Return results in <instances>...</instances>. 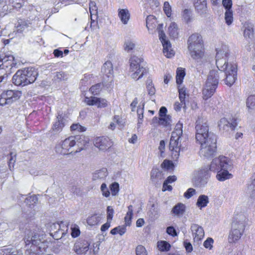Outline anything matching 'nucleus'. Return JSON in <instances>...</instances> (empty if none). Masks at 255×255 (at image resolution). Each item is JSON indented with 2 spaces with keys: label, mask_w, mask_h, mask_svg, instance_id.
<instances>
[{
  "label": "nucleus",
  "mask_w": 255,
  "mask_h": 255,
  "mask_svg": "<svg viewBox=\"0 0 255 255\" xmlns=\"http://www.w3.org/2000/svg\"><path fill=\"white\" fill-rule=\"evenodd\" d=\"M23 75L21 70H18L12 77V82L17 86H24L27 85V82Z\"/></svg>",
  "instance_id": "nucleus-22"
},
{
  "label": "nucleus",
  "mask_w": 255,
  "mask_h": 255,
  "mask_svg": "<svg viewBox=\"0 0 255 255\" xmlns=\"http://www.w3.org/2000/svg\"><path fill=\"white\" fill-rule=\"evenodd\" d=\"M232 168L231 161L224 156L213 159L210 165V170L214 172L217 171L216 178L222 182L233 178V175L229 173Z\"/></svg>",
  "instance_id": "nucleus-2"
},
{
  "label": "nucleus",
  "mask_w": 255,
  "mask_h": 255,
  "mask_svg": "<svg viewBox=\"0 0 255 255\" xmlns=\"http://www.w3.org/2000/svg\"><path fill=\"white\" fill-rule=\"evenodd\" d=\"M110 190L113 196L116 195L119 191V184L117 182H114L110 185Z\"/></svg>",
  "instance_id": "nucleus-45"
},
{
  "label": "nucleus",
  "mask_w": 255,
  "mask_h": 255,
  "mask_svg": "<svg viewBox=\"0 0 255 255\" xmlns=\"http://www.w3.org/2000/svg\"><path fill=\"white\" fill-rule=\"evenodd\" d=\"M178 92L180 102L182 103V105H184L183 108H184L185 106V98L187 95L186 89L184 88H179Z\"/></svg>",
  "instance_id": "nucleus-39"
},
{
  "label": "nucleus",
  "mask_w": 255,
  "mask_h": 255,
  "mask_svg": "<svg viewBox=\"0 0 255 255\" xmlns=\"http://www.w3.org/2000/svg\"><path fill=\"white\" fill-rule=\"evenodd\" d=\"M101 86L100 84H96L90 88V91L93 95H98L101 90Z\"/></svg>",
  "instance_id": "nucleus-50"
},
{
  "label": "nucleus",
  "mask_w": 255,
  "mask_h": 255,
  "mask_svg": "<svg viewBox=\"0 0 255 255\" xmlns=\"http://www.w3.org/2000/svg\"><path fill=\"white\" fill-rule=\"evenodd\" d=\"M54 78L55 80L57 81L64 80L67 78V75L65 74L64 72L62 71L56 72V75Z\"/></svg>",
  "instance_id": "nucleus-49"
},
{
  "label": "nucleus",
  "mask_w": 255,
  "mask_h": 255,
  "mask_svg": "<svg viewBox=\"0 0 255 255\" xmlns=\"http://www.w3.org/2000/svg\"><path fill=\"white\" fill-rule=\"evenodd\" d=\"M118 16L124 24H127L130 18V13L127 8L119 9Z\"/></svg>",
  "instance_id": "nucleus-28"
},
{
  "label": "nucleus",
  "mask_w": 255,
  "mask_h": 255,
  "mask_svg": "<svg viewBox=\"0 0 255 255\" xmlns=\"http://www.w3.org/2000/svg\"><path fill=\"white\" fill-rule=\"evenodd\" d=\"M146 88L148 92V94L150 95H153L155 92V89L151 80L147 79L146 81Z\"/></svg>",
  "instance_id": "nucleus-41"
},
{
  "label": "nucleus",
  "mask_w": 255,
  "mask_h": 255,
  "mask_svg": "<svg viewBox=\"0 0 255 255\" xmlns=\"http://www.w3.org/2000/svg\"><path fill=\"white\" fill-rule=\"evenodd\" d=\"M66 120L63 114L59 112L57 113L56 121L54 123L50 132L53 134H56L60 132L66 124Z\"/></svg>",
  "instance_id": "nucleus-15"
},
{
  "label": "nucleus",
  "mask_w": 255,
  "mask_h": 255,
  "mask_svg": "<svg viewBox=\"0 0 255 255\" xmlns=\"http://www.w3.org/2000/svg\"><path fill=\"white\" fill-rule=\"evenodd\" d=\"M185 211V206L184 204L179 203L175 205L172 210L171 213L178 217L182 216Z\"/></svg>",
  "instance_id": "nucleus-30"
},
{
  "label": "nucleus",
  "mask_w": 255,
  "mask_h": 255,
  "mask_svg": "<svg viewBox=\"0 0 255 255\" xmlns=\"http://www.w3.org/2000/svg\"><path fill=\"white\" fill-rule=\"evenodd\" d=\"M185 75V72L184 69L178 68L176 71V83L178 85L181 84Z\"/></svg>",
  "instance_id": "nucleus-34"
},
{
  "label": "nucleus",
  "mask_w": 255,
  "mask_h": 255,
  "mask_svg": "<svg viewBox=\"0 0 255 255\" xmlns=\"http://www.w3.org/2000/svg\"><path fill=\"white\" fill-rule=\"evenodd\" d=\"M209 202V198L207 195H201L197 199L196 206L201 209L206 207Z\"/></svg>",
  "instance_id": "nucleus-32"
},
{
  "label": "nucleus",
  "mask_w": 255,
  "mask_h": 255,
  "mask_svg": "<svg viewBox=\"0 0 255 255\" xmlns=\"http://www.w3.org/2000/svg\"><path fill=\"white\" fill-rule=\"evenodd\" d=\"M75 139V137L72 136L64 139L61 143L56 146V152L58 154L63 155L72 153L73 151L71 150L70 151V150L76 144Z\"/></svg>",
  "instance_id": "nucleus-9"
},
{
  "label": "nucleus",
  "mask_w": 255,
  "mask_h": 255,
  "mask_svg": "<svg viewBox=\"0 0 255 255\" xmlns=\"http://www.w3.org/2000/svg\"><path fill=\"white\" fill-rule=\"evenodd\" d=\"M245 228V225L243 221L233 222L229 236V242H235L239 240L244 232Z\"/></svg>",
  "instance_id": "nucleus-8"
},
{
  "label": "nucleus",
  "mask_w": 255,
  "mask_h": 255,
  "mask_svg": "<svg viewBox=\"0 0 255 255\" xmlns=\"http://www.w3.org/2000/svg\"><path fill=\"white\" fill-rule=\"evenodd\" d=\"M183 124L179 122L175 126L174 130L172 131L169 142V149L172 152L173 159H178L181 151H183L186 147L185 139L183 135Z\"/></svg>",
  "instance_id": "nucleus-3"
},
{
  "label": "nucleus",
  "mask_w": 255,
  "mask_h": 255,
  "mask_svg": "<svg viewBox=\"0 0 255 255\" xmlns=\"http://www.w3.org/2000/svg\"><path fill=\"white\" fill-rule=\"evenodd\" d=\"M101 72L105 79L107 78L109 79V80H112L114 71L113 64L111 61H108L103 64L101 68Z\"/></svg>",
  "instance_id": "nucleus-20"
},
{
  "label": "nucleus",
  "mask_w": 255,
  "mask_h": 255,
  "mask_svg": "<svg viewBox=\"0 0 255 255\" xmlns=\"http://www.w3.org/2000/svg\"><path fill=\"white\" fill-rule=\"evenodd\" d=\"M130 72H132L131 77L132 79L138 80L146 73L147 70L143 65V59L136 56H133L129 60Z\"/></svg>",
  "instance_id": "nucleus-6"
},
{
  "label": "nucleus",
  "mask_w": 255,
  "mask_h": 255,
  "mask_svg": "<svg viewBox=\"0 0 255 255\" xmlns=\"http://www.w3.org/2000/svg\"><path fill=\"white\" fill-rule=\"evenodd\" d=\"M211 135L208 139L198 142L200 144V156L207 158L212 157L216 152L217 135L212 134Z\"/></svg>",
  "instance_id": "nucleus-5"
},
{
  "label": "nucleus",
  "mask_w": 255,
  "mask_h": 255,
  "mask_svg": "<svg viewBox=\"0 0 255 255\" xmlns=\"http://www.w3.org/2000/svg\"><path fill=\"white\" fill-rule=\"evenodd\" d=\"M238 125L237 119L234 117L229 118V119L222 118L219 123L218 127L221 131H228L229 129L233 130Z\"/></svg>",
  "instance_id": "nucleus-12"
},
{
  "label": "nucleus",
  "mask_w": 255,
  "mask_h": 255,
  "mask_svg": "<svg viewBox=\"0 0 255 255\" xmlns=\"http://www.w3.org/2000/svg\"><path fill=\"white\" fill-rule=\"evenodd\" d=\"M182 16L184 21H185L186 23H188L191 20V11L188 9H185L183 11Z\"/></svg>",
  "instance_id": "nucleus-47"
},
{
  "label": "nucleus",
  "mask_w": 255,
  "mask_h": 255,
  "mask_svg": "<svg viewBox=\"0 0 255 255\" xmlns=\"http://www.w3.org/2000/svg\"><path fill=\"white\" fill-rule=\"evenodd\" d=\"M225 19L226 22L228 25H230L232 23L233 20L232 10H226L225 13Z\"/></svg>",
  "instance_id": "nucleus-44"
},
{
  "label": "nucleus",
  "mask_w": 255,
  "mask_h": 255,
  "mask_svg": "<svg viewBox=\"0 0 255 255\" xmlns=\"http://www.w3.org/2000/svg\"><path fill=\"white\" fill-rule=\"evenodd\" d=\"M194 242L201 241L204 237L203 228L196 224H192L190 227Z\"/></svg>",
  "instance_id": "nucleus-18"
},
{
  "label": "nucleus",
  "mask_w": 255,
  "mask_h": 255,
  "mask_svg": "<svg viewBox=\"0 0 255 255\" xmlns=\"http://www.w3.org/2000/svg\"><path fill=\"white\" fill-rule=\"evenodd\" d=\"M25 246L28 249L29 246L31 244L32 246H38L41 243L39 234L37 232L36 230L30 231L24 238Z\"/></svg>",
  "instance_id": "nucleus-14"
},
{
  "label": "nucleus",
  "mask_w": 255,
  "mask_h": 255,
  "mask_svg": "<svg viewBox=\"0 0 255 255\" xmlns=\"http://www.w3.org/2000/svg\"><path fill=\"white\" fill-rule=\"evenodd\" d=\"M85 102L90 106L96 105L98 108L106 107L108 105L107 101L104 99H101L96 97H86Z\"/></svg>",
  "instance_id": "nucleus-19"
},
{
  "label": "nucleus",
  "mask_w": 255,
  "mask_h": 255,
  "mask_svg": "<svg viewBox=\"0 0 255 255\" xmlns=\"http://www.w3.org/2000/svg\"><path fill=\"white\" fill-rule=\"evenodd\" d=\"M91 242L82 238L78 239L75 242L73 251L78 255H86L90 249Z\"/></svg>",
  "instance_id": "nucleus-11"
},
{
  "label": "nucleus",
  "mask_w": 255,
  "mask_h": 255,
  "mask_svg": "<svg viewBox=\"0 0 255 255\" xmlns=\"http://www.w3.org/2000/svg\"><path fill=\"white\" fill-rule=\"evenodd\" d=\"M210 173L207 168L201 169L198 173V175L193 180L194 185L197 187L205 186L207 183L210 177Z\"/></svg>",
  "instance_id": "nucleus-13"
},
{
  "label": "nucleus",
  "mask_w": 255,
  "mask_h": 255,
  "mask_svg": "<svg viewBox=\"0 0 255 255\" xmlns=\"http://www.w3.org/2000/svg\"><path fill=\"white\" fill-rule=\"evenodd\" d=\"M222 4L226 10H232L233 5L232 0H222Z\"/></svg>",
  "instance_id": "nucleus-53"
},
{
  "label": "nucleus",
  "mask_w": 255,
  "mask_h": 255,
  "mask_svg": "<svg viewBox=\"0 0 255 255\" xmlns=\"http://www.w3.org/2000/svg\"><path fill=\"white\" fill-rule=\"evenodd\" d=\"M216 54V64L217 70L209 72L205 85L203 90V99L207 100L215 93L218 86L219 79H223L224 83L231 87L237 79V66L236 63H228L227 57L228 56V49L224 46Z\"/></svg>",
  "instance_id": "nucleus-1"
},
{
  "label": "nucleus",
  "mask_w": 255,
  "mask_h": 255,
  "mask_svg": "<svg viewBox=\"0 0 255 255\" xmlns=\"http://www.w3.org/2000/svg\"><path fill=\"white\" fill-rule=\"evenodd\" d=\"M89 9L91 14H97L98 8L94 1H90L89 3Z\"/></svg>",
  "instance_id": "nucleus-54"
},
{
  "label": "nucleus",
  "mask_w": 255,
  "mask_h": 255,
  "mask_svg": "<svg viewBox=\"0 0 255 255\" xmlns=\"http://www.w3.org/2000/svg\"><path fill=\"white\" fill-rule=\"evenodd\" d=\"M162 27V24H159L157 26V29L159 31V39L163 46V52L167 58H171L174 55V51L171 48L170 42L166 39L165 33L163 31L160 30V28Z\"/></svg>",
  "instance_id": "nucleus-10"
},
{
  "label": "nucleus",
  "mask_w": 255,
  "mask_h": 255,
  "mask_svg": "<svg viewBox=\"0 0 255 255\" xmlns=\"http://www.w3.org/2000/svg\"><path fill=\"white\" fill-rule=\"evenodd\" d=\"M71 129L72 130H77L78 131H84L86 130L85 127H82L79 124H73L71 126Z\"/></svg>",
  "instance_id": "nucleus-57"
},
{
  "label": "nucleus",
  "mask_w": 255,
  "mask_h": 255,
  "mask_svg": "<svg viewBox=\"0 0 255 255\" xmlns=\"http://www.w3.org/2000/svg\"><path fill=\"white\" fill-rule=\"evenodd\" d=\"M135 47V44L130 40H127L124 44V49L127 52H132Z\"/></svg>",
  "instance_id": "nucleus-42"
},
{
  "label": "nucleus",
  "mask_w": 255,
  "mask_h": 255,
  "mask_svg": "<svg viewBox=\"0 0 255 255\" xmlns=\"http://www.w3.org/2000/svg\"><path fill=\"white\" fill-rule=\"evenodd\" d=\"M157 247L159 250L161 251H167L169 250L170 245L166 241H161L158 242Z\"/></svg>",
  "instance_id": "nucleus-43"
},
{
  "label": "nucleus",
  "mask_w": 255,
  "mask_h": 255,
  "mask_svg": "<svg viewBox=\"0 0 255 255\" xmlns=\"http://www.w3.org/2000/svg\"><path fill=\"white\" fill-rule=\"evenodd\" d=\"M38 201V198L37 196L35 195H33L29 197H27L24 201V203L27 207L29 208H33L35 205L37 203Z\"/></svg>",
  "instance_id": "nucleus-33"
},
{
  "label": "nucleus",
  "mask_w": 255,
  "mask_h": 255,
  "mask_svg": "<svg viewBox=\"0 0 255 255\" xmlns=\"http://www.w3.org/2000/svg\"><path fill=\"white\" fill-rule=\"evenodd\" d=\"M196 139L197 141H203L208 139L211 134H215L212 132H209V127L206 119L199 117L196 121Z\"/></svg>",
  "instance_id": "nucleus-7"
},
{
  "label": "nucleus",
  "mask_w": 255,
  "mask_h": 255,
  "mask_svg": "<svg viewBox=\"0 0 255 255\" xmlns=\"http://www.w3.org/2000/svg\"><path fill=\"white\" fill-rule=\"evenodd\" d=\"M157 22L156 17L153 15H148L146 19V26L149 32H151L157 26Z\"/></svg>",
  "instance_id": "nucleus-29"
},
{
  "label": "nucleus",
  "mask_w": 255,
  "mask_h": 255,
  "mask_svg": "<svg viewBox=\"0 0 255 255\" xmlns=\"http://www.w3.org/2000/svg\"><path fill=\"white\" fill-rule=\"evenodd\" d=\"M126 232V227L125 225L123 226H119L117 227L114 229H113L111 231V234L112 235H116L117 234H119L121 236L123 235Z\"/></svg>",
  "instance_id": "nucleus-37"
},
{
  "label": "nucleus",
  "mask_w": 255,
  "mask_h": 255,
  "mask_svg": "<svg viewBox=\"0 0 255 255\" xmlns=\"http://www.w3.org/2000/svg\"><path fill=\"white\" fill-rule=\"evenodd\" d=\"M253 35V28H246L244 30V36L246 37L251 38Z\"/></svg>",
  "instance_id": "nucleus-62"
},
{
  "label": "nucleus",
  "mask_w": 255,
  "mask_h": 255,
  "mask_svg": "<svg viewBox=\"0 0 255 255\" xmlns=\"http://www.w3.org/2000/svg\"><path fill=\"white\" fill-rule=\"evenodd\" d=\"M164 178V174L157 168H153L151 171L150 179L154 184H159Z\"/></svg>",
  "instance_id": "nucleus-25"
},
{
  "label": "nucleus",
  "mask_w": 255,
  "mask_h": 255,
  "mask_svg": "<svg viewBox=\"0 0 255 255\" xmlns=\"http://www.w3.org/2000/svg\"><path fill=\"white\" fill-rule=\"evenodd\" d=\"M108 174L107 168H102L99 170H96L93 173L92 180L93 181L103 180L107 176Z\"/></svg>",
  "instance_id": "nucleus-26"
},
{
  "label": "nucleus",
  "mask_w": 255,
  "mask_h": 255,
  "mask_svg": "<svg viewBox=\"0 0 255 255\" xmlns=\"http://www.w3.org/2000/svg\"><path fill=\"white\" fill-rule=\"evenodd\" d=\"M102 195L105 197H109L110 195V192L107 184L105 183H102L100 187Z\"/></svg>",
  "instance_id": "nucleus-46"
},
{
  "label": "nucleus",
  "mask_w": 255,
  "mask_h": 255,
  "mask_svg": "<svg viewBox=\"0 0 255 255\" xmlns=\"http://www.w3.org/2000/svg\"><path fill=\"white\" fill-rule=\"evenodd\" d=\"M75 137L76 144L78 148L74 152L81 151L84 149V147L89 143V139L83 135L74 136Z\"/></svg>",
  "instance_id": "nucleus-23"
},
{
  "label": "nucleus",
  "mask_w": 255,
  "mask_h": 255,
  "mask_svg": "<svg viewBox=\"0 0 255 255\" xmlns=\"http://www.w3.org/2000/svg\"><path fill=\"white\" fill-rule=\"evenodd\" d=\"M163 10L167 16L170 17L171 14V7L168 2H164Z\"/></svg>",
  "instance_id": "nucleus-51"
},
{
  "label": "nucleus",
  "mask_w": 255,
  "mask_h": 255,
  "mask_svg": "<svg viewBox=\"0 0 255 255\" xmlns=\"http://www.w3.org/2000/svg\"><path fill=\"white\" fill-rule=\"evenodd\" d=\"M247 107L251 110L255 109V96L251 95L247 100Z\"/></svg>",
  "instance_id": "nucleus-40"
},
{
  "label": "nucleus",
  "mask_w": 255,
  "mask_h": 255,
  "mask_svg": "<svg viewBox=\"0 0 255 255\" xmlns=\"http://www.w3.org/2000/svg\"><path fill=\"white\" fill-rule=\"evenodd\" d=\"M114 211L112 207L108 206L107 208V220L111 221L114 215Z\"/></svg>",
  "instance_id": "nucleus-55"
},
{
  "label": "nucleus",
  "mask_w": 255,
  "mask_h": 255,
  "mask_svg": "<svg viewBox=\"0 0 255 255\" xmlns=\"http://www.w3.org/2000/svg\"><path fill=\"white\" fill-rule=\"evenodd\" d=\"M27 84L33 83L36 79L38 73L37 70L34 67H28L21 70Z\"/></svg>",
  "instance_id": "nucleus-16"
},
{
  "label": "nucleus",
  "mask_w": 255,
  "mask_h": 255,
  "mask_svg": "<svg viewBox=\"0 0 255 255\" xmlns=\"http://www.w3.org/2000/svg\"><path fill=\"white\" fill-rule=\"evenodd\" d=\"M101 220V217L97 215H92L87 219V224L90 226H95L98 224Z\"/></svg>",
  "instance_id": "nucleus-36"
},
{
  "label": "nucleus",
  "mask_w": 255,
  "mask_h": 255,
  "mask_svg": "<svg viewBox=\"0 0 255 255\" xmlns=\"http://www.w3.org/2000/svg\"><path fill=\"white\" fill-rule=\"evenodd\" d=\"M188 48L191 57L199 60L204 55L203 41L201 35L194 33L189 36L187 41Z\"/></svg>",
  "instance_id": "nucleus-4"
},
{
  "label": "nucleus",
  "mask_w": 255,
  "mask_h": 255,
  "mask_svg": "<svg viewBox=\"0 0 255 255\" xmlns=\"http://www.w3.org/2000/svg\"><path fill=\"white\" fill-rule=\"evenodd\" d=\"M16 160V154L13 152L10 153V158L8 161V166L9 168H11V166H13V164L15 162Z\"/></svg>",
  "instance_id": "nucleus-61"
},
{
  "label": "nucleus",
  "mask_w": 255,
  "mask_h": 255,
  "mask_svg": "<svg viewBox=\"0 0 255 255\" xmlns=\"http://www.w3.org/2000/svg\"><path fill=\"white\" fill-rule=\"evenodd\" d=\"M31 26V22L29 20L19 19L16 25L17 31L22 32L28 30Z\"/></svg>",
  "instance_id": "nucleus-27"
},
{
  "label": "nucleus",
  "mask_w": 255,
  "mask_h": 255,
  "mask_svg": "<svg viewBox=\"0 0 255 255\" xmlns=\"http://www.w3.org/2000/svg\"><path fill=\"white\" fill-rule=\"evenodd\" d=\"M160 125L163 126V127L170 126L172 122L171 117L169 115L160 117Z\"/></svg>",
  "instance_id": "nucleus-38"
},
{
  "label": "nucleus",
  "mask_w": 255,
  "mask_h": 255,
  "mask_svg": "<svg viewBox=\"0 0 255 255\" xmlns=\"http://www.w3.org/2000/svg\"><path fill=\"white\" fill-rule=\"evenodd\" d=\"M70 191L74 195H79L81 193V190L80 188L75 186H73L71 187L70 188Z\"/></svg>",
  "instance_id": "nucleus-63"
},
{
  "label": "nucleus",
  "mask_w": 255,
  "mask_h": 255,
  "mask_svg": "<svg viewBox=\"0 0 255 255\" xmlns=\"http://www.w3.org/2000/svg\"><path fill=\"white\" fill-rule=\"evenodd\" d=\"M248 188L251 191V196L255 198V179L252 181Z\"/></svg>",
  "instance_id": "nucleus-58"
},
{
  "label": "nucleus",
  "mask_w": 255,
  "mask_h": 255,
  "mask_svg": "<svg viewBox=\"0 0 255 255\" xmlns=\"http://www.w3.org/2000/svg\"><path fill=\"white\" fill-rule=\"evenodd\" d=\"M71 230H72V231H71V234L73 238H76L78 236H79V235L80 234V230L79 229V228L74 227V228H72L71 229Z\"/></svg>",
  "instance_id": "nucleus-64"
},
{
  "label": "nucleus",
  "mask_w": 255,
  "mask_h": 255,
  "mask_svg": "<svg viewBox=\"0 0 255 255\" xmlns=\"http://www.w3.org/2000/svg\"><path fill=\"white\" fill-rule=\"evenodd\" d=\"M214 242L213 240L211 238H208L203 244L204 247L206 249H211L212 245Z\"/></svg>",
  "instance_id": "nucleus-59"
},
{
  "label": "nucleus",
  "mask_w": 255,
  "mask_h": 255,
  "mask_svg": "<svg viewBox=\"0 0 255 255\" xmlns=\"http://www.w3.org/2000/svg\"><path fill=\"white\" fill-rule=\"evenodd\" d=\"M173 166L172 162L168 160H164L161 164V167L167 170L172 169Z\"/></svg>",
  "instance_id": "nucleus-52"
},
{
  "label": "nucleus",
  "mask_w": 255,
  "mask_h": 255,
  "mask_svg": "<svg viewBox=\"0 0 255 255\" xmlns=\"http://www.w3.org/2000/svg\"><path fill=\"white\" fill-rule=\"evenodd\" d=\"M166 233L172 237H175L177 236V233L173 226H169L166 228Z\"/></svg>",
  "instance_id": "nucleus-60"
},
{
  "label": "nucleus",
  "mask_w": 255,
  "mask_h": 255,
  "mask_svg": "<svg viewBox=\"0 0 255 255\" xmlns=\"http://www.w3.org/2000/svg\"><path fill=\"white\" fill-rule=\"evenodd\" d=\"M168 33L173 38H176L179 35V30L177 24L174 22H171L168 28Z\"/></svg>",
  "instance_id": "nucleus-31"
},
{
  "label": "nucleus",
  "mask_w": 255,
  "mask_h": 255,
  "mask_svg": "<svg viewBox=\"0 0 255 255\" xmlns=\"http://www.w3.org/2000/svg\"><path fill=\"white\" fill-rule=\"evenodd\" d=\"M136 255H147L145 248L142 245H138L135 249Z\"/></svg>",
  "instance_id": "nucleus-48"
},
{
  "label": "nucleus",
  "mask_w": 255,
  "mask_h": 255,
  "mask_svg": "<svg viewBox=\"0 0 255 255\" xmlns=\"http://www.w3.org/2000/svg\"><path fill=\"white\" fill-rule=\"evenodd\" d=\"M94 144L96 147L101 150H107L112 145L110 139L104 137H96L94 140Z\"/></svg>",
  "instance_id": "nucleus-17"
},
{
  "label": "nucleus",
  "mask_w": 255,
  "mask_h": 255,
  "mask_svg": "<svg viewBox=\"0 0 255 255\" xmlns=\"http://www.w3.org/2000/svg\"><path fill=\"white\" fill-rule=\"evenodd\" d=\"M194 6L196 11L200 15L206 13L207 10L206 0H194Z\"/></svg>",
  "instance_id": "nucleus-24"
},
{
  "label": "nucleus",
  "mask_w": 255,
  "mask_h": 255,
  "mask_svg": "<svg viewBox=\"0 0 255 255\" xmlns=\"http://www.w3.org/2000/svg\"><path fill=\"white\" fill-rule=\"evenodd\" d=\"M2 93L9 104L17 100L21 96V93L19 91L7 90Z\"/></svg>",
  "instance_id": "nucleus-21"
},
{
  "label": "nucleus",
  "mask_w": 255,
  "mask_h": 255,
  "mask_svg": "<svg viewBox=\"0 0 255 255\" xmlns=\"http://www.w3.org/2000/svg\"><path fill=\"white\" fill-rule=\"evenodd\" d=\"M196 190L192 188H189L184 194V197L187 199H189L192 196L196 194Z\"/></svg>",
  "instance_id": "nucleus-56"
},
{
  "label": "nucleus",
  "mask_w": 255,
  "mask_h": 255,
  "mask_svg": "<svg viewBox=\"0 0 255 255\" xmlns=\"http://www.w3.org/2000/svg\"><path fill=\"white\" fill-rule=\"evenodd\" d=\"M61 226L58 223H54L53 224V225L51 226V230H53L54 229H58V230L56 232H55L54 233V234L53 235V233H51V235L55 238H56V239H58L59 236L58 234H61V236L60 238H61L63 235H64V232L62 230H61L60 229Z\"/></svg>",
  "instance_id": "nucleus-35"
}]
</instances>
